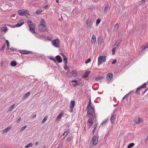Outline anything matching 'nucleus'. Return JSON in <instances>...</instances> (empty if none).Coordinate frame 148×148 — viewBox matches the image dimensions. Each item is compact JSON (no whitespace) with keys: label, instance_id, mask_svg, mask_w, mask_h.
<instances>
[{"label":"nucleus","instance_id":"obj_31","mask_svg":"<svg viewBox=\"0 0 148 148\" xmlns=\"http://www.w3.org/2000/svg\"><path fill=\"white\" fill-rule=\"evenodd\" d=\"M71 74L74 76H75L77 75V72L75 71H73L71 73Z\"/></svg>","mask_w":148,"mask_h":148},{"label":"nucleus","instance_id":"obj_22","mask_svg":"<svg viewBox=\"0 0 148 148\" xmlns=\"http://www.w3.org/2000/svg\"><path fill=\"white\" fill-rule=\"evenodd\" d=\"M30 94V92H27V93L25 94L23 96V99H26L29 96Z\"/></svg>","mask_w":148,"mask_h":148},{"label":"nucleus","instance_id":"obj_39","mask_svg":"<svg viewBox=\"0 0 148 148\" xmlns=\"http://www.w3.org/2000/svg\"><path fill=\"white\" fill-rule=\"evenodd\" d=\"M140 88H139V87L138 88L137 90H136V93L137 94H140V93L139 92V90H140L141 89Z\"/></svg>","mask_w":148,"mask_h":148},{"label":"nucleus","instance_id":"obj_58","mask_svg":"<svg viewBox=\"0 0 148 148\" xmlns=\"http://www.w3.org/2000/svg\"><path fill=\"white\" fill-rule=\"evenodd\" d=\"M109 133L108 132V134L106 135V136L105 137L104 139H106L107 138Z\"/></svg>","mask_w":148,"mask_h":148},{"label":"nucleus","instance_id":"obj_42","mask_svg":"<svg viewBox=\"0 0 148 148\" xmlns=\"http://www.w3.org/2000/svg\"><path fill=\"white\" fill-rule=\"evenodd\" d=\"M102 78L101 77H96L95 79L96 80H99L101 79Z\"/></svg>","mask_w":148,"mask_h":148},{"label":"nucleus","instance_id":"obj_52","mask_svg":"<svg viewBox=\"0 0 148 148\" xmlns=\"http://www.w3.org/2000/svg\"><path fill=\"white\" fill-rule=\"evenodd\" d=\"M146 0H143L141 1L140 3V4H144Z\"/></svg>","mask_w":148,"mask_h":148},{"label":"nucleus","instance_id":"obj_48","mask_svg":"<svg viewBox=\"0 0 148 148\" xmlns=\"http://www.w3.org/2000/svg\"><path fill=\"white\" fill-rule=\"evenodd\" d=\"M91 60V59L90 58H88L87 59L85 62V63H88L89 62H90Z\"/></svg>","mask_w":148,"mask_h":148},{"label":"nucleus","instance_id":"obj_18","mask_svg":"<svg viewBox=\"0 0 148 148\" xmlns=\"http://www.w3.org/2000/svg\"><path fill=\"white\" fill-rule=\"evenodd\" d=\"M90 73V71H87L83 75L82 77L85 78L88 77Z\"/></svg>","mask_w":148,"mask_h":148},{"label":"nucleus","instance_id":"obj_46","mask_svg":"<svg viewBox=\"0 0 148 148\" xmlns=\"http://www.w3.org/2000/svg\"><path fill=\"white\" fill-rule=\"evenodd\" d=\"M145 142L146 143H148V136L146 137L145 138Z\"/></svg>","mask_w":148,"mask_h":148},{"label":"nucleus","instance_id":"obj_3","mask_svg":"<svg viewBox=\"0 0 148 148\" xmlns=\"http://www.w3.org/2000/svg\"><path fill=\"white\" fill-rule=\"evenodd\" d=\"M91 142L94 145H96L98 142V136L95 135L93 136L92 140Z\"/></svg>","mask_w":148,"mask_h":148},{"label":"nucleus","instance_id":"obj_26","mask_svg":"<svg viewBox=\"0 0 148 148\" xmlns=\"http://www.w3.org/2000/svg\"><path fill=\"white\" fill-rule=\"evenodd\" d=\"M14 106L15 104H14L8 110L7 112H9L10 111H12Z\"/></svg>","mask_w":148,"mask_h":148},{"label":"nucleus","instance_id":"obj_19","mask_svg":"<svg viewBox=\"0 0 148 148\" xmlns=\"http://www.w3.org/2000/svg\"><path fill=\"white\" fill-rule=\"evenodd\" d=\"M64 112H61L60 114L56 118V120L58 121L60 120Z\"/></svg>","mask_w":148,"mask_h":148},{"label":"nucleus","instance_id":"obj_47","mask_svg":"<svg viewBox=\"0 0 148 148\" xmlns=\"http://www.w3.org/2000/svg\"><path fill=\"white\" fill-rule=\"evenodd\" d=\"M107 121V119L105 120L104 121H103L101 123V125H103L106 123Z\"/></svg>","mask_w":148,"mask_h":148},{"label":"nucleus","instance_id":"obj_56","mask_svg":"<svg viewBox=\"0 0 148 148\" xmlns=\"http://www.w3.org/2000/svg\"><path fill=\"white\" fill-rule=\"evenodd\" d=\"M81 83V82H77V83L76 84V85H77V86L79 85H80Z\"/></svg>","mask_w":148,"mask_h":148},{"label":"nucleus","instance_id":"obj_15","mask_svg":"<svg viewBox=\"0 0 148 148\" xmlns=\"http://www.w3.org/2000/svg\"><path fill=\"white\" fill-rule=\"evenodd\" d=\"M56 58L58 63H61L62 62V59L60 56H56Z\"/></svg>","mask_w":148,"mask_h":148},{"label":"nucleus","instance_id":"obj_49","mask_svg":"<svg viewBox=\"0 0 148 148\" xmlns=\"http://www.w3.org/2000/svg\"><path fill=\"white\" fill-rule=\"evenodd\" d=\"M42 11H40V10H37V11L36 12V13L38 14H40L41 13Z\"/></svg>","mask_w":148,"mask_h":148},{"label":"nucleus","instance_id":"obj_7","mask_svg":"<svg viewBox=\"0 0 148 148\" xmlns=\"http://www.w3.org/2000/svg\"><path fill=\"white\" fill-rule=\"evenodd\" d=\"M91 100L90 99H89V101L88 103V104L87 106V111H89V110H90L91 109H92L93 110H94V107H92V106L91 105Z\"/></svg>","mask_w":148,"mask_h":148},{"label":"nucleus","instance_id":"obj_4","mask_svg":"<svg viewBox=\"0 0 148 148\" xmlns=\"http://www.w3.org/2000/svg\"><path fill=\"white\" fill-rule=\"evenodd\" d=\"M47 28L43 24H40L38 27L39 30L41 32H44L47 30Z\"/></svg>","mask_w":148,"mask_h":148},{"label":"nucleus","instance_id":"obj_16","mask_svg":"<svg viewBox=\"0 0 148 148\" xmlns=\"http://www.w3.org/2000/svg\"><path fill=\"white\" fill-rule=\"evenodd\" d=\"M139 117L138 118V119L137 118H135L134 119V121L137 124H139L140 123V122L141 120H142Z\"/></svg>","mask_w":148,"mask_h":148},{"label":"nucleus","instance_id":"obj_10","mask_svg":"<svg viewBox=\"0 0 148 148\" xmlns=\"http://www.w3.org/2000/svg\"><path fill=\"white\" fill-rule=\"evenodd\" d=\"M92 24V23L91 19H88L87 20L86 25L88 27L91 28V25Z\"/></svg>","mask_w":148,"mask_h":148},{"label":"nucleus","instance_id":"obj_1","mask_svg":"<svg viewBox=\"0 0 148 148\" xmlns=\"http://www.w3.org/2000/svg\"><path fill=\"white\" fill-rule=\"evenodd\" d=\"M87 116L90 117L88 120V122L91 123L90 125V126H91L93 123L92 120L95 118V110L91 109V110L87 111Z\"/></svg>","mask_w":148,"mask_h":148},{"label":"nucleus","instance_id":"obj_6","mask_svg":"<svg viewBox=\"0 0 148 148\" xmlns=\"http://www.w3.org/2000/svg\"><path fill=\"white\" fill-rule=\"evenodd\" d=\"M70 109L69 112H72L73 111V109L75 105V102L74 101H71L70 103Z\"/></svg>","mask_w":148,"mask_h":148},{"label":"nucleus","instance_id":"obj_30","mask_svg":"<svg viewBox=\"0 0 148 148\" xmlns=\"http://www.w3.org/2000/svg\"><path fill=\"white\" fill-rule=\"evenodd\" d=\"M69 132H70V130L67 129L64 132L63 134H64V136L65 135V136H66V135H67L68 134Z\"/></svg>","mask_w":148,"mask_h":148},{"label":"nucleus","instance_id":"obj_43","mask_svg":"<svg viewBox=\"0 0 148 148\" xmlns=\"http://www.w3.org/2000/svg\"><path fill=\"white\" fill-rule=\"evenodd\" d=\"M27 127V125H25L21 128V131H23Z\"/></svg>","mask_w":148,"mask_h":148},{"label":"nucleus","instance_id":"obj_33","mask_svg":"<svg viewBox=\"0 0 148 148\" xmlns=\"http://www.w3.org/2000/svg\"><path fill=\"white\" fill-rule=\"evenodd\" d=\"M134 143H130L127 146L128 148H131L134 145Z\"/></svg>","mask_w":148,"mask_h":148},{"label":"nucleus","instance_id":"obj_14","mask_svg":"<svg viewBox=\"0 0 148 148\" xmlns=\"http://www.w3.org/2000/svg\"><path fill=\"white\" fill-rule=\"evenodd\" d=\"M60 54L62 56V57L63 58V61L64 62L65 64V65L66 66L67 65V58L66 57L63 53H60Z\"/></svg>","mask_w":148,"mask_h":148},{"label":"nucleus","instance_id":"obj_36","mask_svg":"<svg viewBox=\"0 0 148 148\" xmlns=\"http://www.w3.org/2000/svg\"><path fill=\"white\" fill-rule=\"evenodd\" d=\"M65 136H64V134H62L61 136V137L58 140L59 141H61L63 139H64L65 138Z\"/></svg>","mask_w":148,"mask_h":148},{"label":"nucleus","instance_id":"obj_17","mask_svg":"<svg viewBox=\"0 0 148 148\" xmlns=\"http://www.w3.org/2000/svg\"><path fill=\"white\" fill-rule=\"evenodd\" d=\"M11 128V127L9 126L8 127H7L4 130H3L2 131V134H3L7 132L8 131H9L10 129Z\"/></svg>","mask_w":148,"mask_h":148},{"label":"nucleus","instance_id":"obj_63","mask_svg":"<svg viewBox=\"0 0 148 148\" xmlns=\"http://www.w3.org/2000/svg\"><path fill=\"white\" fill-rule=\"evenodd\" d=\"M3 66V62H2L1 64V66Z\"/></svg>","mask_w":148,"mask_h":148},{"label":"nucleus","instance_id":"obj_45","mask_svg":"<svg viewBox=\"0 0 148 148\" xmlns=\"http://www.w3.org/2000/svg\"><path fill=\"white\" fill-rule=\"evenodd\" d=\"M25 11L27 12H25V13L24 14V15L25 16H29L30 14L28 13V12L27 10H25Z\"/></svg>","mask_w":148,"mask_h":148},{"label":"nucleus","instance_id":"obj_24","mask_svg":"<svg viewBox=\"0 0 148 148\" xmlns=\"http://www.w3.org/2000/svg\"><path fill=\"white\" fill-rule=\"evenodd\" d=\"M17 63L16 61H12L10 63V64L12 66H14L16 65Z\"/></svg>","mask_w":148,"mask_h":148},{"label":"nucleus","instance_id":"obj_34","mask_svg":"<svg viewBox=\"0 0 148 148\" xmlns=\"http://www.w3.org/2000/svg\"><path fill=\"white\" fill-rule=\"evenodd\" d=\"M32 146V143H30L26 145V146L25 147V148H27L29 147H31Z\"/></svg>","mask_w":148,"mask_h":148},{"label":"nucleus","instance_id":"obj_50","mask_svg":"<svg viewBox=\"0 0 148 148\" xmlns=\"http://www.w3.org/2000/svg\"><path fill=\"white\" fill-rule=\"evenodd\" d=\"M27 23L29 25V26L30 25H33V24H31V23H32V22L31 21H27Z\"/></svg>","mask_w":148,"mask_h":148},{"label":"nucleus","instance_id":"obj_60","mask_svg":"<svg viewBox=\"0 0 148 148\" xmlns=\"http://www.w3.org/2000/svg\"><path fill=\"white\" fill-rule=\"evenodd\" d=\"M148 47V45H147L146 47H144L143 49V50H145V49L147 48Z\"/></svg>","mask_w":148,"mask_h":148},{"label":"nucleus","instance_id":"obj_8","mask_svg":"<svg viewBox=\"0 0 148 148\" xmlns=\"http://www.w3.org/2000/svg\"><path fill=\"white\" fill-rule=\"evenodd\" d=\"M19 51L20 53L22 54H29L32 53V52L31 51H27L25 50H20Z\"/></svg>","mask_w":148,"mask_h":148},{"label":"nucleus","instance_id":"obj_11","mask_svg":"<svg viewBox=\"0 0 148 148\" xmlns=\"http://www.w3.org/2000/svg\"><path fill=\"white\" fill-rule=\"evenodd\" d=\"M113 76L112 73H108L107 76V79L108 81H110L112 78Z\"/></svg>","mask_w":148,"mask_h":148},{"label":"nucleus","instance_id":"obj_23","mask_svg":"<svg viewBox=\"0 0 148 148\" xmlns=\"http://www.w3.org/2000/svg\"><path fill=\"white\" fill-rule=\"evenodd\" d=\"M1 29L2 32H5L7 31L6 27H1Z\"/></svg>","mask_w":148,"mask_h":148},{"label":"nucleus","instance_id":"obj_40","mask_svg":"<svg viewBox=\"0 0 148 148\" xmlns=\"http://www.w3.org/2000/svg\"><path fill=\"white\" fill-rule=\"evenodd\" d=\"M47 116H45L44 118V119L42 121V124L43 123L47 120Z\"/></svg>","mask_w":148,"mask_h":148},{"label":"nucleus","instance_id":"obj_37","mask_svg":"<svg viewBox=\"0 0 148 148\" xmlns=\"http://www.w3.org/2000/svg\"><path fill=\"white\" fill-rule=\"evenodd\" d=\"M101 22V20L99 18H98V19L97 20V21H96V26H98V25L99 24V23H100Z\"/></svg>","mask_w":148,"mask_h":148},{"label":"nucleus","instance_id":"obj_59","mask_svg":"<svg viewBox=\"0 0 148 148\" xmlns=\"http://www.w3.org/2000/svg\"><path fill=\"white\" fill-rule=\"evenodd\" d=\"M72 83L74 82V83L76 84L77 83V81L76 80H73L72 81Z\"/></svg>","mask_w":148,"mask_h":148},{"label":"nucleus","instance_id":"obj_51","mask_svg":"<svg viewBox=\"0 0 148 148\" xmlns=\"http://www.w3.org/2000/svg\"><path fill=\"white\" fill-rule=\"evenodd\" d=\"M5 42H6V43L7 45V48H8L9 46V42L8 40H6Z\"/></svg>","mask_w":148,"mask_h":148},{"label":"nucleus","instance_id":"obj_21","mask_svg":"<svg viewBox=\"0 0 148 148\" xmlns=\"http://www.w3.org/2000/svg\"><path fill=\"white\" fill-rule=\"evenodd\" d=\"M96 37L94 35H93L91 39V42L93 44H94L95 42Z\"/></svg>","mask_w":148,"mask_h":148},{"label":"nucleus","instance_id":"obj_28","mask_svg":"<svg viewBox=\"0 0 148 148\" xmlns=\"http://www.w3.org/2000/svg\"><path fill=\"white\" fill-rule=\"evenodd\" d=\"M23 22L21 23H18L15 25V26H14V27H19L21 26L23 24Z\"/></svg>","mask_w":148,"mask_h":148},{"label":"nucleus","instance_id":"obj_13","mask_svg":"<svg viewBox=\"0 0 148 148\" xmlns=\"http://www.w3.org/2000/svg\"><path fill=\"white\" fill-rule=\"evenodd\" d=\"M122 41V39H118L116 42L115 44L114 45V46L116 47H118L119 45L120 44Z\"/></svg>","mask_w":148,"mask_h":148},{"label":"nucleus","instance_id":"obj_64","mask_svg":"<svg viewBox=\"0 0 148 148\" xmlns=\"http://www.w3.org/2000/svg\"><path fill=\"white\" fill-rule=\"evenodd\" d=\"M10 49L12 51H14L15 50V49L13 47H11Z\"/></svg>","mask_w":148,"mask_h":148},{"label":"nucleus","instance_id":"obj_55","mask_svg":"<svg viewBox=\"0 0 148 148\" xmlns=\"http://www.w3.org/2000/svg\"><path fill=\"white\" fill-rule=\"evenodd\" d=\"M21 120V118H20L17 120L16 121V122L17 123H18Z\"/></svg>","mask_w":148,"mask_h":148},{"label":"nucleus","instance_id":"obj_53","mask_svg":"<svg viewBox=\"0 0 148 148\" xmlns=\"http://www.w3.org/2000/svg\"><path fill=\"white\" fill-rule=\"evenodd\" d=\"M116 62L117 60H116L115 59L112 61V64H114Z\"/></svg>","mask_w":148,"mask_h":148},{"label":"nucleus","instance_id":"obj_12","mask_svg":"<svg viewBox=\"0 0 148 148\" xmlns=\"http://www.w3.org/2000/svg\"><path fill=\"white\" fill-rule=\"evenodd\" d=\"M19 14L21 16H22L24 14L25 12H27L25 10H19L18 11Z\"/></svg>","mask_w":148,"mask_h":148},{"label":"nucleus","instance_id":"obj_2","mask_svg":"<svg viewBox=\"0 0 148 148\" xmlns=\"http://www.w3.org/2000/svg\"><path fill=\"white\" fill-rule=\"evenodd\" d=\"M106 56H101L98 58V64L99 65L102 63L103 62H104L106 60Z\"/></svg>","mask_w":148,"mask_h":148},{"label":"nucleus","instance_id":"obj_54","mask_svg":"<svg viewBox=\"0 0 148 148\" xmlns=\"http://www.w3.org/2000/svg\"><path fill=\"white\" fill-rule=\"evenodd\" d=\"M41 23H42V24H43V23H45V21H44V20L43 19H41Z\"/></svg>","mask_w":148,"mask_h":148},{"label":"nucleus","instance_id":"obj_25","mask_svg":"<svg viewBox=\"0 0 148 148\" xmlns=\"http://www.w3.org/2000/svg\"><path fill=\"white\" fill-rule=\"evenodd\" d=\"M102 40V38L101 37H99V38L98 39V43L99 44H101V43Z\"/></svg>","mask_w":148,"mask_h":148},{"label":"nucleus","instance_id":"obj_57","mask_svg":"<svg viewBox=\"0 0 148 148\" xmlns=\"http://www.w3.org/2000/svg\"><path fill=\"white\" fill-rule=\"evenodd\" d=\"M97 125L96 124H95L94 126V129L95 130V131L96 130V129H97Z\"/></svg>","mask_w":148,"mask_h":148},{"label":"nucleus","instance_id":"obj_41","mask_svg":"<svg viewBox=\"0 0 148 148\" xmlns=\"http://www.w3.org/2000/svg\"><path fill=\"white\" fill-rule=\"evenodd\" d=\"M131 92H132V91L130 92L129 93H128V94L126 95H125L124 97L123 98V99H125V98H127L128 97V96L129 95V94L131 93Z\"/></svg>","mask_w":148,"mask_h":148},{"label":"nucleus","instance_id":"obj_35","mask_svg":"<svg viewBox=\"0 0 148 148\" xmlns=\"http://www.w3.org/2000/svg\"><path fill=\"white\" fill-rule=\"evenodd\" d=\"M146 84L145 83L142 85L141 86H140L139 87L141 89L142 88H145L146 87Z\"/></svg>","mask_w":148,"mask_h":148},{"label":"nucleus","instance_id":"obj_27","mask_svg":"<svg viewBox=\"0 0 148 148\" xmlns=\"http://www.w3.org/2000/svg\"><path fill=\"white\" fill-rule=\"evenodd\" d=\"M119 27V25L118 23H116L114 25V31H116L117 29Z\"/></svg>","mask_w":148,"mask_h":148},{"label":"nucleus","instance_id":"obj_20","mask_svg":"<svg viewBox=\"0 0 148 148\" xmlns=\"http://www.w3.org/2000/svg\"><path fill=\"white\" fill-rule=\"evenodd\" d=\"M116 116L115 115H112L111 118L110 120L111 122L113 123L116 119Z\"/></svg>","mask_w":148,"mask_h":148},{"label":"nucleus","instance_id":"obj_61","mask_svg":"<svg viewBox=\"0 0 148 148\" xmlns=\"http://www.w3.org/2000/svg\"><path fill=\"white\" fill-rule=\"evenodd\" d=\"M64 68L65 69V70H67L68 69V68L66 66V65L65 66H64Z\"/></svg>","mask_w":148,"mask_h":148},{"label":"nucleus","instance_id":"obj_5","mask_svg":"<svg viewBox=\"0 0 148 148\" xmlns=\"http://www.w3.org/2000/svg\"><path fill=\"white\" fill-rule=\"evenodd\" d=\"M52 43L53 46L56 47H58L60 44V41L58 39H56L52 41Z\"/></svg>","mask_w":148,"mask_h":148},{"label":"nucleus","instance_id":"obj_9","mask_svg":"<svg viewBox=\"0 0 148 148\" xmlns=\"http://www.w3.org/2000/svg\"><path fill=\"white\" fill-rule=\"evenodd\" d=\"M29 30L32 32L33 34L35 33V26L34 25H30L29 26Z\"/></svg>","mask_w":148,"mask_h":148},{"label":"nucleus","instance_id":"obj_62","mask_svg":"<svg viewBox=\"0 0 148 148\" xmlns=\"http://www.w3.org/2000/svg\"><path fill=\"white\" fill-rule=\"evenodd\" d=\"M70 140V138H68L66 140V141L67 142H69Z\"/></svg>","mask_w":148,"mask_h":148},{"label":"nucleus","instance_id":"obj_38","mask_svg":"<svg viewBox=\"0 0 148 148\" xmlns=\"http://www.w3.org/2000/svg\"><path fill=\"white\" fill-rule=\"evenodd\" d=\"M49 58L50 59L53 60L54 62H56L55 58L53 57L50 56Z\"/></svg>","mask_w":148,"mask_h":148},{"label":"nucleus","instance_id":"obj_32","mask_svg":"<svg viewBox=\"0 0 148 148\" xmlns=\"http://www.w3.org/2000/svg\"><path fill=\"white\" fill-rule=\"evenodd\" d=\"M109 8V5L108 4H107L104 10V12H106L108 10Z\"/></svg>","mask_w":148,"mask_h":148},{"label":"nucleus","instance_id":"obj_29","mask_svg":"<svg viewBox=\"0 0 148 148\" xmlns=\"http://www.w3.org/2000/svg\"><path fill=\"white\" fill-rule=\"evenodd\" d=\"M116 48V47H114V46L113 47V49L112 50V54L113 55H114L115 54V50Z\"/></svg>","mask_w":148,"mask_h":148},{"label":"nucleus","instance_id":"obj_44","mask_svg":"<svg viewBox=\"0 0 148 148\" xmlns=\"http://www.w3.org/2000/svg\"><path fill=\"white\" fill-rule=\"evenodd\" d=\"M5 44L4 45H3L2 47L1 48L0 50L1 51H2L4 50V49L5 48Z\"/></svg>","mask_w":148,"mask_h":148}]
</instances>
